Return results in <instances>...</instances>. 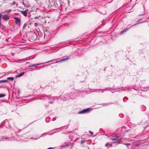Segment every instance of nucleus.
<instances>
[{
	"label": "nucleus",
	"mask_w": 149,
	"mask_h": 149,
	"mask_svg": "<svg viewBox=\"0 0 149 149\" xmlns=\"http://www.w3.org/2000/svg\"><path fill=\"white\" fill-rule=\"evenodd\" d=\"M44 38L47 40L49 39L51 37V33L47 29L44 31Z\"/></svg>",
	"instance_id": "nucleus-1"
},
{
	"label": "nucleus",
	"mask_w": 149,
	"mask_h": 149,
	"mask_svg": "<svg viewBox=\"0 0 149 149\" xmlns=\"http://www.w3.org/2000/svg\"><path fill=\"white\" fill-rule=\"evenodd\" d=\"M14 19L15 20V22L16 24L18 26H19L21 24V21L17 17H15Z\"/></svg>",
	"instance_id": "nucleus-2"
},
{
	"label": "nucleus",
	"mask_w": 149,
	"mask_h": 149,
	"mask_svg": "<svg viewBox=\"0 0 149 149\" xmlns=\"http://www.w3.org/2000/svg\"><path fill=\"white\" fill-rule=\"evenodd\" d=\"M90 110L89 108H87L79 112V113L81 114L88 112Z\"/></svg>",
	"instance_id": "nucleus-3"
},
{
	"label": "nucleus",
	"mask_w": 149,
	"mask_h": 149,
	"mask_svg": "<svg viewBox=\"0 0 149 149\" xmlns=\"http://www.w3.org/2000/svg\"><path fill=\"white\" fill-rule=\"evenodd\" d=\"M29 11V10L28 9H26L25 11H21V12L25 16H26L27 15V13Z\"/></svg>",
	"instance_id": "nucleus-4"
},
{
	"label": "nucleus",
	"mask_w": 149,
	"mask_h": 149,
	"mask_svg": "<svg viewBox=\"0 0 149 149\" xmlns=\"http://www.w3.org/2000/svg\"><path fill=\"white\" fill-rule=\"evenodd\" d=\"M111 140H112L113 141H118L119 142H120L119 140L121 139H119L118 137L116 136V137H113V138H111L110 139Z\"/></svg>",
	"instance_id": "nucleus-5"
},
{
	"label": "nucleus",
	"mask_w": 149,
	"mask_h": 149,
	"mask_svg": "<svg viewBox=\"0 0 149 149\" xmlns=\"http://www.w3.org/2000/svg\"><path fill=\"white\" fill-rule=\"evenodd\" d=\"M2 18L5 21L8 20L10 19V18L7 15H4L2 17Z\"/></svg>",
	"instance_id": "nucleus-6"
},
{
	"label": "nucleus",
	"mask_w": 149,
	"mask_h": 149,
	"mask_svg": "<svg viewBox=\"0 0 149 149\" xmlns=\"http://www.w3.org/2000/svg\"><path fill=\"white\" fill-rule=\"evenodd\" d=\"M24 74V72H22V73L19 74H18L16 75L15 77L16 78H17L18 77H21V76H23Z\"/></svg>",
	"instance_id": "nucleus-7"
},
{
	"label": "nucleus",
	"mask_w": 149,
	"mask_h": 149,
	"mask_svg": "<svg viewBox=\"0 0 149 149\" xmlns=\"http://www.w3.org/2000/svg\"><path fill=\"white\" fill-rule=\"evenodd\" d=\"M37 37V36L35 33H34L32 35V38L33 40H36Z\"/></svg>",
	"instance_id": "nucleus-8"
},
{
	"label": "nucleus",
	"mask_w": 149,
	"mask_h": 149,
	"mask_svg": "<svg viewBox=\"0 0 149 149\" xmlns=\"http://www.w3.org/2000/svg\"><path fill=\"white\" fill-rule=\"evenodd\" d=\"M42 64V63H39V64H33L32 65H29L28 67H33L34 66L36 67V65H41Z\"/></svg>",
	"instance_id": "nucleus-9"
},
{
	"label": "nucleus",
	"mask_w": 149,
	"mask_h": 149,
	"mask_svg": "<svg viewBox=\"0 0 149 149\" xmlns=\"http://www.w3.org/2000/svg\"><path fill=\"white\" fill-rule=\"evenodd\" d=\"M8 82V80H0V83L2 84L4 82Z\"/></svg>",
	"instance_id": "nucleus-10"
},
{
	"label": "nucleus",
	"mask_w": 149,
	"mask_h": 149,
	"mask_svg": "<svg viewBox=\"0 0 149 149\" xmlns=\"http://www.w3.org/2000/svg\"><path fill=\"white\" fill-rule=\"evenodd\" d=\"M7 79L10 80L12 81L14 79V78L12 77H8L7 78Z\"/></svg>",
	"instance_id": "nucleus-11"
},
{
	"label": "nucleus",
	"mask_w": 149,
	"mask_h": 149,
	"mask_svg": "<svg viewBox=\"0 0 149 149\" xmlns=\"http://www.w3.org/2000/svg\"><path fill=\"white\" fill-rule=\"evenodd\" d=\"M22 4L25 7H28L29 6V5L28 4H26L23 1L22 2Z\"/></svg>",
	"instance_id": "nucleus-12"
},
{
	"label": "nucleus",
	"mask_w": 149,
	"mask_h": 149,
	"mask_svg": "<svg viewBox=\"0 0 149 149\" xmlns=\"http://www.w3.org/2000/svg\"><path fill=\"white\" fill-rule=\"evenodd\" d=\"M5 95L4 94H0V98L5 97Z\"/></svg>",
	"instance_id": "nucleus-13"
},
{
	"label": "nucleus",
	"mask_w": 149,
	"mask_h": 149,
	"mask_svg": "<svg viewBox=\"0 0 149 149\" xmlns=\"http://www.w3.org/2000/svg\"><path fill=\"white\" fill-rule=\"evenodd\" d=\"M69 58L68 57L67 58H64V59H61V60H62V61H65V60H67V59H68Z\"/></svg>",
	"instance_id": "nucleus-14"
},
{
	"label": "nucleus",
	"mask_w": 149,
	"mask_h": 149,
	"mask_svg": "<svg viewBox=\"0 0 149 149\" xmlns=\"http://www.w3.org/2000/svg\"><path fill=\"white\" fill-rule=\"evenodd\" d=\"M2 16V14H0V26H1V19Z\"/></svg>",
	"instance_id": "nucleus-15"
},
{
	"label": "nucleus",
	"mask_w": 149,
	"mask_h": 149,
	"mask_svg": "<svg viewBox=\"0 0 149 149\" xmlns=\"http://www.w3.org/2000/svg\"><path fill=\"white\" fill-rule=\"evenodd\" d=\"M126 31V30H124L123 31L121 32V34H123V33L125 32Z\"/></svg>",
	"instance_id": "nucleus-16"
},
{
	"label": "nucleus",
	"mask_w": 149,
	"mask_h": 149,
	"mask_svg": "<svg viewBox=\"0 0 149 149\" xmlns=\"http://www.w3.org/2000/svg\"><path fill=\"white\" fill-rule=\"evenodd\" d=\"M142 21V19H139L138 20V21L139 22L138 23H141V22ZM138 24V23H137Z\"/></svg>",
	"instance_id": "nucleus-17"
},
{
	"label": "nucleus",
	"mask_w": 149,
	"mask_h": 149,
	"mask_svg": "<svg viewBox=\"0 0 149 149\" xmlns=\"http://www.w3.org/2000/svg\"><path fill=\"white\" fill-rule=\"evenodd\" d=\"M85 141H81L80 142V143L81 144H83V143H84L85 142Z\"/></svg>",
	"instance_id": "nucleus-18"
},
{
	"label": "nucleus",
	"mask_w": 149,
	"mask_h": 149,
	"mask_svg": "<svg viewBox=\"0 0 149 149\" xmlns=\"http://www.w3.org/2000/svg\"><path fill=\"white\" fill-rule=\"evenodd\" d=\"M34 25L35 26H36V27L37 26H38V23H35V24H34Z\"/></svg>",
	"instance_id": "nucleus-19"
},
{
	"label": "nucleus",
	"mask_w": 149,
	"mask_h": 149,
	"mask_svg": "<svg viewBox=\"0 0 149 149\" xmlns=\"http://www.w3.org/2000/svg\"><path fill=\"white\" fill-rule=\"evenodd\" d=\"M54 61V60H51V61H49L46 62H45V63H49L50 62H52V61Z\"/></svg>",
	"instance_id": "nucleus-20"
},
{
	"label": "nucleus",
	"mask_w": 149,
	"mask_h": 149,
	"mask_svg": "<svg viewBox=\"0 0 149 149\" xmlns=\"http://www.w3.org/2000/svg\"><path fill=\"white\" fill-rule=\"evenodd\" d=\"M62 62V60L61 59V60H60L59 61H57L56 63H58V62Z\"/></svg>",
	"instance_id": "nucleus-21"
},
{
	"label": "nucleus",
	"mask_w": 149,
	"mask_h": 149,
	"mask_svg": "<svg viewBox=\"0 0 149 149\" xmlns=\"http://www.w3.org/2000/svg\"><path fill=\"white\" fill-rule=\"evenodd\" d=\"M12 5H14L15 4V1L13 2L12 3Z\"/></svg>",
	"instance_id": "nucleus-22"
},
{
	"label": "nucleus",
	"mask_w": 149,
	"mask_h": 149,
	"mask_svg": "<svg viewBox=\"0 0 149 149\" xmlns=\"http://www.w3.org/2000/svg\"><path fill=\"white\" fill-rule=\"evenodd\" d=\"M89 132L91 134H93V132H92L91 131H89Z\"/></svg>",
	"instance_id": "nucleus-23"
},
{
	"label": "nucleus",
	"mask_w": 149,
	"mask_h": 149,
	"mask_svg": "<svg viewBox=\"0 0 149 149\" xmlns=\"http://www.w3.org/2000/svg\"><path fill=\"white\" fill-rule=\"evenodd\" d=\"M109 145V143H106V144H105V146H108V145Z\"/></svg>",
	"instance_id": "nucleus-24"
},
{
	"label": "nucleus",
	"mask_w": 149,
	"mask_h": 149,
	"mask_svg": "<svg viewBox=\"0 0 149 149\" xmlns=\"http://www.w3.org/2000/svg\"><path fill=\"white\" fill-rule=\"evenodd\" d=\"M47 149H54V148L53 147H50L47 148Z\"/></svg>",
	"instance_id": "nucleus-25"
},
{
	"label": "nucleus",
	"mask_w": 149,
	"mask_h": 149,
	"mask_svg": "<svg viewBox=\"0 0 149 149\" xmlns=\"http://www.w3.org/2000/svg\"><path fill=\"white\" fill-rule=\"evenodd\" d=\"M25 26H25V25H24V26H23V28L24 29L25 27Z\"/></svg>",
	"instance_id": "nucleus-26"
},
{
	"label": "nucleus",
	"mask_w": 149,
	"mask_h": 149,
	"mask_svg": "<svg viewBox=\"0 0 149 149\" xmlns=\"http://www.w3.org/2000/svg\"><path fill=\"white\" fill-rule=\"evenodd\" d=\"M137 24H135L133 26H135V25H136Z\"/></svg>",
	"instance_id": "nucleus-27"
},
{
	"label": "nucleus",
	"mask_w": 149,
	"mask_h": 149,
	"mask_svg": "<svg viewBox=\"0 0 149 149\" xmlns=\"http://www.w3.org/2000/svg\"><path fill=\"white\" fill-rule=\"evenodd\" d=\"M4 139H2V141H4Z\"/></svg>",
	"instance_id": "nucleus-28"
},
{
	"label": "nucleus",
	"mask_w": 149,
	"mask_h": 149,
	"mask_svg": "<svg viewBox=\"0 0 149 149\" xmlns=\"http://www.w3.org/2000/svg\"><path fill=\"white\" fill-rule=\"evenodd\" d=\"M67 145H65V146H63V147H65V146H67Z\"/></svg>",
	"instance_id": "nucleus-29"
},
{
	"label": "nucleus",
	"mask_w": 149,
	"mask_h": 149,
	"mask_svg": "<svg viewBox=\"0 0 149 149\" xmlns=\"http://www.w3.org/2000/svg\"><path fill=\"white\" fill-rule=\"evenodd\" d=\"M110 145L111 146H112L111 145V144H110Z\"/></svg>",
	"instance_id": "nucleus-30"
}]
</instances>
